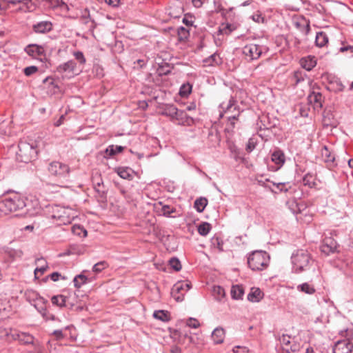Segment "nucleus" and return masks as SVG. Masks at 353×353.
I'll list each match as a JSON object with an SVG mask.
<instances>
[{"instance_id": "1", "label": "nucleus", "mask_w": 353, "mask_h": 353, "mask_svg": "<svg viewBox=\"0 0 353 353\" xmlns=\"http://www.w3.org/2000/svg\"><path fill=\"white\" fill-rule=\"evenodd\" d=\"M26 206V199L17 194L0 201V216L22 211Z\"/></svg>"}, {"instance_id": "2", "label": "nucleus", "mask_w": 353, "mask_h": 353, "mask_svg": "<svg viewBox=\"0 0 353 353\" xmlns=\"http://www.w3.org/2000/svg\"><path fill=\"white\" fill-rule=\"evenodd\" d=\"M18 148L17 159L19 161L27 163L37 159L38 149L35 142H28L27 141L21 140L19 143Z\"/></svg>"}, {"instance_id": "3", "label": "nucleus", "mask_w": 353, "mask_h": 353, "mask_svg": "<svg viewBox=\"0 0 353 353\" xmlns=\"http://www.w3.org/2000/svg\"><path fill=\"white\" fill-rule=\"evenodd\" d=\"M50 217L57 221L58 225L70 224L77 217V212L70 208L60 205L50 207Z\"/></svg>"}, {"instance_id": "4", "label": "nucleus", "mask_w": 353, "mask_h": 353, "mask_svg": "<svg viewBox=\"0 0 353 353\" xmlns=\"http://www.w3.org/2000/svg\"><path fill=\"white\" fill-rule=\"evenodd\" d=\"M311 262V256L305 250H299L292 256L293 269L296 273L308 270Z\"/></svg>"}, {"instance_id": "5", "label": "nucleus", "mask_w": 353, "mask_h": 353, "mask_svg": "<svg viewBox=\"0 0 353 353\" xmlns=\"http://www.w3.org/2000/svg\"><path fill=\"white\" fill-rule=\"evenodd\" d=\"M270 257L266 252L254 251L248 257V263L252 270H263L269 264Z\"/></svg>"}, {"instance_id": "6", "label": "nucleus", "mask_w": 353, "mask_h": 353, "mask_svg": "<svg viewBox=\"0 0 353 353\" xmlns=\"http://www.w3.org/2000/svg\"><path fill=\"white\" fill-rule=\"evenodd\" d=\"M12 339L14 341H18L22 345H32L35 353H39L41 350V345L38 340L28 332H19L16 330L14 335L12 334Z\"/></svg>"}, {"instance_id": "7", "label": "nucleus", "mask_w": 353, "mask_h": 353, "mask_svg": "<svg viewBox=\"0 0 353 353\" xmlns=\"http://www.w3.org/2000/svg\"><path fill=\"white\" fill-rule=\"evenodd\" d=\"M279 341L283 350L287 353L296 352L299 351L301 347V345L296 338L288 334H283L279 338Z\"/></svg>"}, {"instance_id": "8", "label": "nucleus", "mask_w": 353, "mask_h": 353, "mask_svg": "<svg viewBox=\"0 0 353 353\" xmlns=\"http://www.w3.org/2000/svg\"><path fill=\"white\" fill-rule=\"evenodd\" d=\"M48 170L51 175L58 178H65L70 173V168L67 164L56 161L49 164Z\"/></svg>"}, {"instance_id": "9", "label": "nucleus", "mask_w": 353, "mask_h": 353, "mask_svg": "<svg viewBox=\"0 0 353 353\" xmlns=\"http://www.w3.org/2000/svg\"><path fill=\"white\" fill-rule=\"evenodd\" d=\"M26 300L32 305L39 313L45 312V299L41 297L36 291L28 290L26 293Z\"/></svg>"}, {"instance_id": "10", "label": "nucleus", "mask_w": 353, "mask_h": 353, "mask_svg": "<svg viewBox=\"0 0 353 353\" xmlns=\"http://www.w3.org/2000/svg\"><path fill=\"white\" fill-rule=\"evenodd\" d=\"M190 289V284L186 281L177 282L172 289V296L178 302L184 299L185 294Z\"/></svg>"}, {"instance_id": "11", "label": "nucleus", "mask_w": 353, "mask_h": 353, "mask_svg": "<svg viewBox=\"0 0 353 353\" xmlns=\"http://www.w3.org/2000/svg\"><path fill=\"white\" fill-rule=\"evenodd\" d=\"M261 53L262 47L256 44L250 43L243 48V54L250 61L259 59Z\"/></svg>"}, {"instance_id": "12", "label": "nucleus", "mask_w": 353, "mask_h": 353, "mask_svg": "<svg viewBox=\"0 0 353 353\" xmlns=\"http://www.w3.org/2000/svg\"><path fill=\"white\" fill-rule=\"evenodd\" d=\"M353 344L349 339L339 340L333 347V353H351Z\"/></svg>"}, {"instance_id": "13", "label": "nucleus", "mask_w": 353, "mask_h": 353, "mask_svg": "<svg viewBox=\"0 0 353 353\" xmlns=\"http://www.w3.org/2000/svg\"><path fill=\"white\" fill-rule=\"evenodd\" d=\"M25 52L35 59H42V57L46 56L45 48L41 45L29 44L26 47Z\"/></svg>"}, {"instance_id": "14", "label": "nucleus", "mask_w": 353, "mask_h": 353, "mask_svg": "<svg viewBox=\"0 0 353 353\" xmlns=\"http://www.w3.org/2000/svg\"><path fill=\"white\" fill-rule=\"evenodd\" d=\"M155 212L159 216H163L166 217H174L172 216V214L176 212V208L173 206L164 204L162 202H158L154 205Z\"/></svg>"}, {"instance_id": "15", "label": "nucleus", "mask_w": 353, "mask_h": 353, "mask_svg": "<svg viewBox=\"0 0 353 353\" xmlns=\"http://www.w3.org/2000/svg\"><path fill=\"white\" fill-rule=\"evenodd\" d=\"M337 248V243L332 237H325L321 245L320 249L321 252L325 255H329L336 252Z\"/></svg>"}, {"instance_id": "16", "label": "nucleus", "mask_w": 353, "mask_h": 353, "mask_svg": "<svg viewBox=\"0 0 353 353\" xmlns=\"http://www.w3.org/2000/svg\"><path fill=\"white\" fill-rule=\"evenodd\" d=\"M52 23L48 21H39L32 26L33 31L37 34L48 33L52 30Z\"/></svg>"}, {"instance_id": "17", "label": "nucleus", "mask_w": 353, "mask_h": 353, "mask_svg": "<svg viewBox=\"0 0 353 353\" xmlns=\"http://www.w3.org/2000/svg\"><path fill=\"white\" fill-rule=\"evenodd\" d=\"M308 102L314 110L322 107L323 96L319 91H312L307 97Z\"/></svg>"}, {"instance_id": "18", "label": "nucleus", "mask_w": 353, "mask_h": 353, "mask_svg": "<svg viewBox=\"0 0 353 353\" xmlns=\"http://www.w3.org/2000/svg\"><path fill=\"white\" fill-rule=\"evenodd\" d=\"M220 108L222 110L220 112V117H223L225 113L233 112V111L236 110V101L233 97H231L227 103H221Z\"/></svg>"}, {"instance_id": "19", "label": "nucleus", "mask_w": 353, "mask_h": 353, "mask_svg": "<svg viewBox=\"0 0 353 353\" xmlns=\"http://www.w3.org/2000/svg\"><path fill=\"white\" fill-rule=\"evenodd\" d=\"M76 68V63L70 60L67 62H65L62 64H60L57 68V72L61 74L63 73H72Z\"/></svg>"}, {"instance_id": "20", "label": "nucleus", "mask_w": 353, "mask_h": 353, "mask_svg": "<svg viewBox=\"0 0 353 353\" xmlns=\"http://www.w3.org/2000/svg\"><path fill=\"white\" fill-rule=\"evenodd\" d=\"M264 294L259 288H252L248 294V301L257 303L263 298Z\"/></svg>"}, {"instance_id": "21", "label": "nucleus", "mask_w": 353, "mask_h": 353, "mask_svg": "<svg viewBox=\"0 0 353 353\" xmlns=\"http://www.w3.org/2000/svg\"><path fill=\"white\" fill-rule=\"evenodd\" d=\"M300 63L303 68L310 71L316 66V60L314 57L308 56L307 57L302 58L300 61Z\"/></svg>"}, {"instance_id": "22", "label": "nucleus", "mask_w": 353, "mask_h": 353, "mask_svg": "<svg viewBox=\"0 0 353 353\" xmlns=\"http://www.w3.org/2000/svg\"><path fill=\"white\" fill-rule=\"evenodd\" d=\"M321 156L325 163L334 165L335 155L325 145H324L321 149Z\"/></svg>"}, {"instance_id": "23", "label": "nucleus", "mask_w": 353, "mask_h": 353, "mask_svg": "<svg viewBox=\"0 0 353 353\" xmlns=\"http://www.w3.org/2000/svg\"><path fill=\"white\" fill-rule=\"evenodd\" d=\"M271 159L280 168L285 163V154L280 150H276L272 154Z\"/></svg>"}, {"instance_id": "24", "label": "nucleus", "mask_w": 353, "mask_h": 353, "mask_svg": "<svg viewBox=\"0 0 353 353\" xmlns=\"http://www.w3.org/2000/svg\"><path fill=\"white\" fill-rule=\"evenodd\" d=\"M225 331L223 328L216 327L212 333V339L214 343L219 344L223 342Z\"/></svg>"}, {"instance_id": "25", "label": "nucleus", "mask_w": 353, "mask_h": 353, "mask_svg": "<svg viewBox=\"0 0 353 353\" xmlns=\"http://www.w3.org/2000/svg\"><path fill=\"white\" fill-rule=\"evenodd\" d=\"M328 36L324 32H319L316 33L315 38L316 45L320 48L325 46L328 43Z\"/></svg>"}, {"instance_id": "26", "label": "nucleus", "mask_w": 353, "mask_h": 353, "mask_svg": "<svg viewBox=\"0 0 353 353\" xmlns=\"http://www.w3.org/2000/svg\"><path fill=\"white\" fill-rule=\"evenodd\" d=\"M118 175L124 179L131 180L132 179V170L127 167H121L116 169Z\"/></svg>"}, {"instance_id": "27", "label": "nucleus", "mask_w": 353, "mask_h": 353, "mask_svg": "<svg viewBox=\"0 0 353 353\" xmlns=\"http://www.w3.org/2000/svg\"><path fill=\"white\" fill-rule=\"evenodd\" d=\"M296 289L299 292H303L310 295L314 294L316 292L314 285L308 283H303L302 284L298 285Z\"/></svg>"}, {"instance_id": "28", "label": "nucleus", "mask_w": 353, "mask_h": 353, "mask_svg": "<svg viewBox=\"0 0 353 353\" xmlns=\"http://www.w3.org/2000/svg\"><path fill=\"white\" fill-rule=\"evenodd\" d=\"M37 263H42L39 268H37L34 270V276L36 279H39L47 270L48 266L46 261L43 258L38 259Z\"/></svg>"}, {"instance_id": "29", "label": "nucleus", "mask_w": 353, "mask_h": 353, "mask_svg": "<svg viewBox=\"0 0 353 353\" xmlns=\"http://www.w3.org/2000/svg\"><path fill=\"white\" fill-rule=\"evenodd\" d=\"M178 109L174 105H166L163 108L161 114L168 117L171 120L174 121V115L176 114Z\"/></svg>"}, {"instance_id": "30", "label": "nucleus", "mask_w": 353, "mask_h": 353, "mask_svg": "<svg viewBox=\"0 0 353 353\" xmlns=\"http://www.w3.org/2000/svg\"><path fill=\"white\" fill-rule=\"evenodd\" d=\"M16 332V330H12L10 328H1L0 329V339L5 340L8 342L13 341L12 339V334L14 335V332Z\"/></svg>"}, {"instance_id": "31", "label": "nucleus", "mask_w": 353, "mask_h": 353, "mask_svg": "<svg viewBox=\"0 0 353 353\" xmlns=\"http://www.w3.org/2000/svg\"><path fill=\"white\" fill-rule=\"evenodd\" d=\"M212 293L214 299L217 301H221L225 296V290L219 285L214 286Z\"/></svg>"}, {"instance_id": "32", "label": "nucleus", "mask_w": 353, "mask_h": 353, "mask_svg": "<svg viewBox=\"0 0 353 353\" xmlns=\"http://www.w3.org/2000/svg\"><path fill=\"white\" fill-rule=\"evenodd\" d=\"M22 6L19 8L21 12H32L35 9V5L32 0H21Z\"/></svg>"}, {"instance_id": "33", "label": "nucleus", "mask_w": 353, "mask_h": 353, "mask_svg": "<svg viewBox=\"0 0 353 353\" xmlns=\"http://www.w3.org/2000/svg\"><path fill=\"white\" fill-rule=\"evenodd\" d=\"M244 294V290L242 286L233 285L231 288V296L233 299H241Z\"/></svg>"}, {"instance_id": "34", "label": "nucleus", "mask_w": 353, "mask_h": 353, "mask_svg": "<svg viewBox=\"0 0 353 353\" xmlns=\"http://www.w3.org/2000/svg\"><path fill=\"white\" fill-rule=\"evenodd\" d=\"M51 301L53 305L62 307L65 306L67 297L63 294L53 296L51 299Z\"/></svg>"}, {"instance_id": "35", "label": "nucleus", "mask_w": 353, "mask_h": 353, "mask_svg": "<svg viewBox=\"0 0 353 353\" xmlns=\"http://www.w3.org/2000/svg\"><path fill=\"white\" fill-rule=\"evenodd\" d=\"M124 148L120 145H109L105 150V157H112L116 154L121 152Z\"/></svg>"}, {"instance_id": "36", "label": "nucleus", "mask_w": 353, "mask_h": 353, "mask_svg": "<svg viewBox=\"0 0 353 353\" xmlns=\"http://www.w3.org/2000/svg\"><path fill=\"white\" fill-rule=\"evenodd\" d=\"M153 317L163 322H168L170 320L168 312L164 310H156L153 313Z\"/></svg>"}, {"instance_id": "37", "label": "nucleus", "mask_w": 353, "mask_h": 353, "mask_svg": "<svg viewBox=\"0 0 353 353\" xmlns=\"http://www.w3.org/2000/svg\"><path fill=\"white\" fill-rule=\"evenodd\" d=\"M188 117L185 112L178 109L176 114L174 115V120L176 121L178 124L184 125L187 123Z\"/></svg>"}, {"instance_id": "38", "label": "nucleus", "mask_w": 353, "mask_h": 353, "mask_svg": "<svg viewBox=\"0 0 353 353\" xmlns=\"http://www.w3.org/2000/svg\"><path fill=\"white\" fill-rule=\"evenodd\" d=\"M223 242L221 238L214 236L211 239V245L214 249L217 250L218 252L223 251Z\"/></svg>"}, {"instance_id": "39", "label": "nucleus", "mask_w": 353, "mask_h": 353, "mask_svg": "<svg viewBox=\"0 0 353 353\" xmlns=\"http://www.w3.org/2000/svg\"><path fill=\"white\" fill-rule=\"evenodd\" d=\"M10 311V305L6 299H0V315L5 316Z\"/></svg>"}, {"instance_id": "40", "label": "nucleus", "mask_w": 353, "mask_h": 353, "mask_svg": "<svg viewBox=\"0 0 353 353\" xmlns=\"http://www.w3.org/2000/svg\"><path fill=\"white\" fill-rule=\"evenodd\" d=\"M87 280L88 278L84 274H78L73 279L74 285L77 288H80L83 285L86 283Z\"/></svg>"}, {"instance_id": "41", "label": "nucleus", "mask_w": 353, "mask_h": 353, "mask_svg": "<svg viewBox=\"0 0 353 353\" xmlns=\"http://www.w3.org/2000/svg\"><path fill=\"white\" fill-rule=\"evenodd\" d=\"M212 227L208 222H203L198 226V232L201 236H206L210 231Z\"/></svg>"}, {"instance_id": "42", "label": "nucleus", "mask_w": 353, "mask_h": 353, "mask_svg": "<svg viewBox=\"0 0 353 353\" xmlns=\"http://www.w3.org/2000/svg\"><path fill=\"white\" fill-rule=\"evenodd\" d=\"M208 204V200L205 198H199L194 201V208L199 212H202Z\"/></svg>"}, {"instance_id": "43", "label": "nucleus", "mask_w": 353, "mask_h": 353, "mask_svg": "<svg viewBox=\"0 0 353 353\" xmlns=\"http://www.w3.org/2000/svg\"><path fill=\"white\" fill-rule=\"evenodd\" d=\"M272 184L279 190V192H287L289 190L290 185L289 183H276L274 181H272Z\"/></svg>"}, {"instance_id": "44", "label": "nucleus", "mask_w": 353, "mask_h": 353, "mask_svg": "<svg viewBox=\"0 0 353 353\" xmlns=\"http://www.w3.org/2000/svg\"><path fill=\"white\" fill-rule=\"evenodd\" d=\"M72 232L80 236H86L87 231L80 225H74L72 227Z\"/></svg>"}, {"instance_id": "45", "label": "nucleus", "mask_w": 353, "mask_h": 353, "mask_svg": "<svg viewBox=\"0 0 353 353\" xmlns=\"http://www.w3.org/2000/svg\"><path fill=\"white\" fill-rule=\"evenodd\" d=\"M304 77L305 74L302 71H295L292 76V80L294 81L295 84H298L304 80Z\"/></svg>"}, {"instance_id": "46", "label": "nucleus", "mask_w": 353, "mask_h": 353, "mask_svg": "<svg viewBox=\"0 0 353 353\" xmlns=\"http://www.w3.org/2000/svg\"><path fill=\"white\" fill-rule=\"evenodd\" d=\"M192 90V86L190 84L188 85H183L179 90V94L181 97H187Z\"/></svg>"}, {"instance_id": "47", "label": "nucleus", "mask_w": 353, "mask_h": 353, "mask_svg": "<svg viewBox=\"0 0 353 353\" xmlns=\"http://www.w3.org/2000/svg\"><path fill=\"white\" fill-rule=\"evenodd\" d=\"M170 265L171 268L175 271H179L181 269V264L180 261L176 258H172L170 260Z\"/></svg>"}, {"instance_id": "48", "label": "nucleus", "mask_w": 353, "mask_h": 353, "mask_svg": "<svg viewBox=\"0 0 353 353\" xmlns=\"http://www.w3.org/2000/svg\"><path fill=\"white\" fill-rule=\"evenodd\" d=\"M107 266L108 265L105 261H100L93 266L92 270L94 272L99 273L104 270Z\"/></svg>"}, {"instance_id": "49", "label": "nucleus", "mask_w": 353, "mask_h": 353, "mask_svg": "<svg viewBox=\"0 0 353 353\" xmlns=\"http://www.w3.org/2000/svg\"><path fill=\"white\" fill-rule=\"evenodd\" d=\"M256 180L258 185H259L262 187H264L265 188L268 189L272 193H276V192H275L270 186L267 185V183H266L267 182H270V180L269 179H266L265 181H263L262 179H256Z\"/></svg>"}, {"instance_id": "50", "label": "nucleus", "mask_w": 353, "mask_h": 353, "mask_svg": "<svg viewBox=\"0 0 353 353\" xmlns=\"http://www.w3.org/2000/svg\"><path fill=\"white\" fill-rule=\"evenodd\" d=\"M37 71L38 68L34 65L26 67L23 70L24 74L28 77L31 76L32 74L36 73Z\"/></svg>"}, {"instance_id": "51", "label": "nucleus", "mask_w": 353, "mask_h": 353, "mask_svg": "<svg viewBox=\"0 0 353 353\" xmlns=\"http://www.w3.org/2000/svg\"><path fill=\"white\" fill-rule=\"evenodd\" d=\"M74 57L80 63L84 64L85 63V58L82 52L77 51L73 53Z\"/></svg>"}, {"instance_id": "52", "label": "nucleus", "mask_w": 353, "mask_h": 353, "mask_svg": "<svg viewBox=\"0 0 353 353\" xmlns=\"http://www.w3.org/2000/svg\"><path fill=\"white\" fill-rule=\"evenodd\" d=\"M186 325L192 328H197L200 325L199 321L196 319L192 318H190L187 321Z\"/></svg>"}, {"instance_id": "53", "label": "nucleus", "mask_w": 353, "mask_h": 353, "mask_svg": "<svg viewBox=\"0 0 353 353\" xmlns=\"http://www.w3.org/2000/svg\"><path fill=\"white\" fill-rule=\"evenodd\" d=\"M339 52L343 53L347 52L350 54L353 55V46H342L339 48Z\"/></svg>"}, {"instance_id": "54", "label": "nucleus", "mask_w": 353, "mask_h": 353, "mask_svg": "<svg viewBox=\"0 0 353 353\" xmlns=\"http://www.w3.org/2000/svg\"><path fill=\"white\" fill-rule=\"evenodd\" d=\"M179 35L181 38H186L189 34V32L186 30V28L183 27H180L178 30Z\"/></svg>"}, {"instance_id": "55", "label": "nucleus", "mask_w": 353, "mask_h": 353, "mask_svg": "<svg viewBox=\"0 0 353 353\" xmlns=\"http://www.w3.org/2000/svg\"><path fill=\"white\" fill-rule=\"evenodd\" d=\"M233 353H248V350L245 347L236 346L232 350Z\"/></svg>"}, {"instance_id": "56", "label": "nucleus", "mask_w": 353, "mask_h": 353, "mask_svg": "<svg viewBox=\"0 0 353 353\" xmlns=\"http://www.w3.org/2000/svg\"><path fill=\"white\" fill-rule=\"evenodd\" d=\"M52 334L56 337L57 340H61L64 338L63 330H56L53 332Z\"/></svg>"}, {"instance_id": "57", "label": "nucleus", "mask_w": 353, "mask_h": 353, "mask_svg": "<svg viewBox=\"0 0 353 353\" xmlns=\"http://www.w3.org/2000/svg\"><path fill=\"white\" fill-rule=\"evenodd\" d=\"M255 148V143L254 142L252 139H249L247 145H246V150L248 152H252Z\"/></svg>"}, {"instance_id": "58", "label": "nucleus", "mask_w": 353, "mask_h": 353, "mask_svg": "<svg viewBox=\"0 0 353 353\" xmlns=\"http://www.w3.org/2000/svg\"><path fill=\"white\" fill-rule=\"evenodd\" d=\"M41 314L46 320H53L54 321L56 319V317L54 316V315L47 312L46 309H45V312L43 311V312Z\"/></svg>"}, {"instance_id": "59", "label": "nucleus", "mask_w": 353, "mask_h": 353, "mask_svg": "<svg viewBox=\"0 0 353 353\" xmlns=\"http://www.w3.org/2000/svg\"><path fill=\"white\" fill-rule=\"evenodd\" d=\"M239 116V112L237 111L236 114H234L232 116L228 117V121L231 124L232 127L234 125V120L237 119V117Z\"/></svg>"}, {"instance_id": "60", "label": "nucleus", "mask_w": 353, "mask_h": 353, "mask_svg": "<svg viewBox=\"0 0 353 353\" xmlns=\"http://www.w3.org/2000/svg\"><path fill=\"white\" fill-rule=\"evenodd\" d=\"M252 18L254 21L258 22V23L263 22V21H264V18L262 17V15L261 14H254V15H252Z\"/></svg>"}, {"instance_id": "61", "label": "nucleus", "mask_w": 353, "mask_h": 353, "mask_svg": "<svg viewBox=\"0 0 353 353\" xmlns=\"http://www.w3.org/2000/svg\"><path fill=\"white\" fill-rule=\"evenodd\" d=\"M105 3L113 7L119 5L120 0H105Z\"/></svg>"}, {"instance_id": "62", "label": "nucleus", "mask_w": 353, "mask_h": 353, "mask_svg": "<svg viewBox=\"0 0 353 353\" xmlns=\"http://www.w3.org/2000/svg\"><path fill=\"white\" fill-rule=\"evenodd\" d=\"M195 8H201L203 4L204 0H192Z\"/></svg>"}, {"instance_id": "63", "label": "nucleus", "mask_w": 353, "mask_h": 353, "mask_svg": "<svg viewBox=\"0 0 353 353\" xmlns=\"http://www.w3.org/2000/svg\"><path fill=\"white\" fill-rule=\"evenodd\" d=\"M60 274L55 272H53L50 275V279L53 281H57L59 280V277L60 276Z\"/></svg>"}, {"instance_id": "64", "label": "nucleus", "mask_w": 353, "mask_h": 353, "mask_svg": "<svg viewBox=\"0 0 353 353\" xmlns=\"http://www.w3.org/2000/svg\"><path fill=\"white\" fill-rule=\"evenodd\" d=\"M216 58H217V55L214 54L212 55H211L209 58H208V61H210V64H212V63H217L218 61H216Z\"/></svg>"}]
</instances>
